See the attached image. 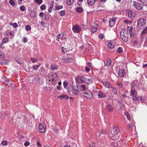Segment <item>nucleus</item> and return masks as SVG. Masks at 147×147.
I'll return each mask as SVG.
<instances>
[{
    "label": "nucleus",
    "mask_w": 147,
    "mask_h": 147,
    "mask_svg": "<svg viewBox=\"0 0 147 147\" xmlns=\"http://www.w3.org/2000/svg\"><path fill=\"white\" fill-rule=\"evenodd\" d=\"M126 30L122 29L120 32V36L124 41L127 42L129 39V33L126 31Z\"/></svg>",
    "instance_id": "nucleus-1"
},
{
    "label": "nucleus",
    "mask_w": 147,
    "mask_h": 147,
    "mask_svg": "<svg viewBox=\"0 0 147 147\" xmlns=\"http://www.w3.org/2000/svg\"><path fill=\"white\" fill-rule=\"evenodd\" d=\"M146 20L142 18H140L138 21L137 23L138 27V29H141L146 25Z\"/></svg>",
    "instance_id": "nucleus-2"
},
{
    "label": "nucleus",
    "mask_w": 147,
    "mask_h": 147,
    "mask_svg": "<svg viewBox=\"0 0 147 147\" xmlns=\"http://www.w3.org/2000/svg\"><path fill=\"white\" fill-rule=\"evenodd\" d=\"M130 96L133 97V100L134 101H139V99L137 98L138 93L135 89H132L130 92Z\"/></svg>",
    "instance_id": "nucleus-3"
},
{
    "label": "nucleus",
    "mask_w": 147,
    "mask_h": 147,
    "mask_svg": "<svg viewBox=\"0 0 147 147\" xmlns=\"http://www.w3.org/2000/svg\"><path fill=\"white\" fill-rule=\"evenodd\" d=\"M73 82L72 83V89L71 92L72 94L76 95L79 94V91L78 88V86H75L73 85Z\"/></svg>",
    "instance_id": "nucleus-4"
},
{
    "label": "nucleus",
    "mask_w": 147,
    "mask_h": 147,
    "mask_svg": "<svg viewBox=\"0 0 147 147\" xmlns=\"http://www.w3.org/2000/svg\"><path fill=\"white\" fill-rule=\"evenodd\" d=\"M83 94L84 96L87 98L90 99L92 98V93L89 90L86 91Z\"/></svg>",
    "instance_id": "nucleus-5"
},
{
    "label": "nucleus",
    "mask_w": 147,
    "mask_h": 147,
    "mask_svg": "<svg viewBox=\"0 0 147 147\" xmlns=\"http://www.w3.org/2000/svg\"><path fill=\"white\" fill-rule=\"evenodd\" d=\"M133 5L135 8L138 10H140L142 8V5L139 3L134 1Z\"/></svg>",
    "instance_id": "nucleus-6"
},
{
    "label": "nucleus",
    "mask_w": 147,
    "mask_h": 147,
    "mask_svg": "<svg viewBox=\"0 0 147 147\" xmlns=\"http://www.w3.org/2000/svg\"><path fill=\"white\" fill-rule=\"evenodd\" d=\"M76 80L77 82L80 83H82L86 82V78L84 76H80L77 78Z\"/></svg>",
    "instance_id": "nucleus-7"
},
{
    "label": "nucleus",
    "mask_w": 147,
    "mask_h": 147,
    "mask_svg": "<svg viewBox=\"0 0 147 147\" xmlns=\"http://www.w3.org/2000/svg\"><path fill=\"white\" fill-rule=\"evenodd\" d=\"M39 129L40 131L42 133H45L46 131V127L44 124H40L39 125Z\"/></svg>",
    "instance_id": "nucleus-8"
},
{
    "label": "nucleus",
    "mask_w": 147,
    "mask_h": 147,
    "mask_svg": "<svg viewBox=\"0 0 147 147\" xmlns=\"http://www.w3.org/2000/svg\"><path fill=\"white\" fill-rule=\"evenodd\" d=\"M72 30L74 32L79 33L81 29L79 26L75 25L73 27Z\"/></svg>",
    "instance_id": "nucleus-9"
},
{
    "label": "nucleus",
    "mask_w": 147,
    "mask_h": 147,
    "mask_svg": "<svg viewBox=\"0 0 147 147\" xmlns=\"http://www.w3.org/2000/svg\"><path fill=\"white\" fill-rule=\"evenodd\" d=\"M117 18L115 17L114 18H111L109 21V26L110 27H112L113 26Z\"/></svg>",
    "instance_id": "nucleus-10"
},
{
    "label": "nucleus",
    "mask_w": 147,
    "mask_h": 147,
    "mask_svg": "<svg viewBox=\"0 0 147 147\" xmlns=\"http://www.w3.org/2000/svg\"><path fill=\"white\" fill-rule=\"evenodd\" d=\"M113 133L112 134V131H111V134L112 135H116L119 133V129L116 126H115L113 128Z\"/></svg>",
    "instance_id": "nucleus-11"
},
{
    "label": "nucleus",
    "mask_w": 147,
    "mask_h": 147,
    "mask_svg": "<svg viewBox=\"0 0 147 147\" xmlns=\"http://www.w3.org/2000/svg\"><path fill=\"white\" fill-rule=\"evenodd\" d=\"M105 65L109 66L111 65L112 63V61L111 59H107L106 61H104Z\"/></svg>",
    "instance_id": "nucleus-12"
},
{
    "label": "nucleus",
    "mask_w": 147,
    "mask_h": 147,
    "mask_svg": "<svg viewBox=\"0 0 147 147\" xmlns=\"http://www.w3.org/2000/svg\"><path fill=\"white\" fill-rule=\"evenodd\" d=\"M127 14L129 17L131 18L135 16V13L132 11H128Z\"/></svg>",
    "instance_id": "nucleus-13"
},
{
    "label": "nucleus",
    "mask_w": 147,
    "mask_h": 147,
    "mask_svg": "<svg viewBox=\"0 0 147 147\" xmlns=\"http://www.w3.org/2000/svg\"><path fill=\"white\" fill-rule=\"evenodd\" d=\"M118 74L119 76L121 77L124 76L125 72L122 69L120 70L118 72Z\"/></svg>",
    "instance_id": "nucleus-14"
},
{
    "label": "nucleus",
    "mask_w": 147,
    "mask_h": 147,
    "mask_svg": "<svg viewBox=\"0 0 147 147\" xmlns=\"http://www.w3.org/2000/svg\"><path fill=\"white\" fill-rule=\"evenodd\" d=\"M98 96L99 98H104L106 96V95L101 91H100L98 93Z\"/></svg>",
    "instance_id": "nucleus-15"
},
{
    "label": "nucleus",
    "mask_w": 147,
    "mask_h": 147,
    "mask_svg": "<svg viewBox=\"0 0 147 147\" xmlns=\"http://www.w3.org/2000/svg\"><path fill=\"white\" fill-rule=\"evenodd\" d=\"M115 43L113 42L110 41L108 44V46L111 48H113L115 47Z\"/></svg>",
    "instance_id": "nucleus-16"
},
{
    "label": "nucleus",
    "mask_w": 147,
    "mask_h": 147,
    "mask_svg": "<svg viewBox=\"0 0 147 147\" xmlns=\"http://www.w3.org/2000/svg\"><path fill=\"white\" fill-rule=\"evenodd\" d=\"M106 109L109 112H112L113 110L112 106L109 104H107L106 105Z\"/></svg>",
    "instance_id": "nucleus-17"
},
{
    "label": "nucleus",
    "mask_w": 147,
    "mask_h": 147,
    "mask_svg": "<svg viewBox=\"0 0 147 147\" xmlns=\"http://www.w3.org/2000/svg\"><path fill=\"white\" fill-rule=\"evenodd\" d=\"M58 98H60V99H63V98H66L68 99L69 98V97L68 96H67V95L66 94H61L60 95L59 97H58Z\"/></svg>",
    "instance_id": "nucleus-18"
},
{
    "label": "nucleus",
    "mask_w": 147,
    "mask_h": 147,
    "mask_svg": "<svg viewBox=\"0 0 147 147\" xmlns=\"http://www.w3.org/2000/svg\"><path fill=\"white\" fill-rule=\"evenodd\" d=\"M40 79V77L38 75H36L34 77L33 81L36 82L39 81Z\"/></svg>",
    "instance_id": "nucleus-19"
},
{
    "label": "nucleus",
    "mask_w": 147,
    "mask_h": 147,
    "mask_svg": "<svg viewBox=\"0 0 147 147\" xmlns=\"http://www.w3.org/2000/svg\"><path fill=\"white\" fill-rule=\"evenodd\" d=\"M97 30V27H95L94 26H92L91 28V32L92 33H94Z\"/></svg>",
    "instance_id": "nucleus-20"
},
{
    "label": "nucleus",
    "mask_w": 147,
    "mask_h": 147,
    "mask_svg": "<svg viewBox=\"0 0 147 147\" xmlns=\"http://www.w3.org/2000/svg\"><path fill=\"white\" fill-rule=\"evenodd\" d=\"M96 0H88V3L89 5H92L94 4L96 2Z\"/></svg>",
    "instance_id": "nucleus-21"
},
{
    "label": "nucleus",
    "mask_w": 147,
    "mask_h": 147,
    "mask_svg": "<svg viewBox=\"0 0 147 147\" xmlns=\"http://www.w3.org/2000/svg\"><path fill=\"white\" fill-rule=\"evenodd\" d=\"M76 10L77 12L81 13L83 11V9L81 7H78L76 8Z\"/></svg>",
    "instance_id": "nucleus-22"
},
{
    "label": "nucleus",
    "mask_w": 147,
    "mask_h": 147,
    "mask_svg": "<svg viewBox=\"0 0 147 147\" xmlns=\"http://www.w3.org/2000/svg\"><path fill=\"white\" fill-rule=\"evenodd\" d=\"M138 1L141 2L143 5H147V0H138Z\"/></svg>",
    "instance_id": "nucleus-23"
},
{
    "label": "nucleus",
    "mask_w": 147,
    "mask_h": 147,
    "mask_svg": "<svg viewBox=\"0 0 147 147\" xmlns=\"http://www.w3.org/2000/svg\"><path fill=\"white\" fill-rule=\"evenodd\" d=\"M105 86L108 88H112V86L110 85L109 83L107 82H105Z\"/></svg>",
    "instance_id": "nucleus-24"
},
{
    "label": "nucleus",
    "mask_w": 147,
    "mask_h": 147,
    "mask_svg": "<svg viewBox=\"0 0 147 147\" xmlns=\"http://www.w3.org/2000/svg\"><path fill=\"white\" fill-rule=\"evenodd\" d=\"M147 33V26L143 30L141 33V35L142 36Z\"/></svg>",
    "instance_id": "nucleus-25"
},
{
    "label": "nucleus",
    "mask_w": 147,
    "mask_h": 147,
    "mask_svg": "<svg viewBox=\"0 0 147 147\" xmlns=\"http://www.w3.org/2000/svg\"><path fill=\"white\" fill-rule=\"evenodd\" d=\"M67 3L68 5H71L74 3L73 0H67Z\"/></svg>",
    "instance_id": "nucleus-26"
},
{
    "label": "nucleus",
    "mask_w": 147,
    "mask_h": 147,
    "mask_svg": "<svg viewBox=\"0 0 147 147\" xmlns=\"http://www.w3.org/2000/svg\"><path fill=\"white\" fill-rule=\"evenodd\" d=\"M127 30H126V31H127V32L128 33H130L131 32L133 31L134 30L133 28L132 27H128Z\"/></svg>",
    "instance_id": "nucleus-27"
},
{
    "label": "nucleus",
    "mask_w": 147,
    "mask_h": 147,
    "mask_svg": "<svg viewBox=\"0 0 147 147\" xmlns=\"http://www.w3.org/2000/svg\"><path fill=\"white\" fill-rule=\"evenodd\" d=\"M8 115H9L6 113H4L3 114V116L4 117V118L5 119H9V116H8Z\"/></svg>",
    "instance_id": "nucleus-28"
},
{
    "label": "nucleus",
    "mask_w": 147,
    "mask_h": 147,
    "mask_svg": "<svg viewBox=\"0 0 147 147\" xmlns=\"http://www.w3.org/2000/svg\"><path fill=\"white\" fill-rule=\"evenodd\" d=\"M51 69L54 70L55 69H58V67L56 65H51Z\"/></svg>",
    "instance_id": "nucleus-29"
},
{
    "label": "nucleus",
    "mask_w": 147,
    "mask_h": 147,
    "mask_svg": "<svg viewBox=\"0 0 147 147\" xmlns=\"http://www.w3.org/2000/svg\"><path fill=\"white\" fill-rule=\"evenodd\" d=\"M30 16L32 18L36 16V13L34 11H31L30 13Z\"/></svg>",
    "instance_id": "nucleus-30"
},
{
    "label": "nucleus",
    "mask_w": 147,
    "mask_h": 147,
    "mask_svg": "<svg viewBox=\"0 0 147 147\" xmlns=\"http://www.w3.org/2000/svg\"><path fill=\"white\" fill-rule=\"evenodd\" d=\"M63 8V6H58L57 5L55 7V11L59 10V9H62Z\"/></svg>",
    "instance_id": "nucleus-31"
},
{
    "label": "nucleus",
    "mask_w": 147,
    "mask_h": 147,
    "mask_svg": "<svg viewBox=\"0 0 147 147\" xmlns=\"http://www.w3.org/2000/svg\"><path fill=\"white\" fill-rule=\"evenodd\" d=\"M10 25L11 26H13L14 28H16L18 27V24L16 23H10Z\"/></svg>",
    "instance_id": "nucleus-32"
},
{
    "label": "nucleus",
    "mask_w": 147,
    "mask_h": 147,
    "mask_svg": "<svg viewBox=\"0 0 147 147\" xmlns=\"http://www.w3.org/2000/svg\"><path fill=\"white\" fill-rule=\"evenodd\" d=\"M117 51L118 53H121L123 52V49L121 47H119L117 50Z\"/></svg>",
    "instance_id": "nucleus-33"
},
{
    "label": "nucleus",
    "mask_w": 147,
    "mask_h": 147,
    "mask_svg": "<svg viewBox=\"0 0 147 147\" xmlns=\"http://www.w3.org/2000/svg\"><path fill=\"white\" fill-rule=\"evenodd\" d=\"M65 10H63L60 11V12L59 13V14L61 16H63L65 15Z\"/></svg>",
    "instance_id": "nucleus-34"
},
{
    "label": "nucleus",
    "mask_w": 147,
    "mask_h": 147,
    "mask_svg": "<svg viewBox=\"0 0 147 147\" xmlns=\"http://www.w3.org/2000/svg\"><path fill=\"white\" fill-rule=\"evenodd\" d=\"M112 88H113L112 91L113 93L114 94H117V92L116 88H113L112 87Z\"/></svg>",
    "instance_id": "nucleus-35"
},
{
    "label": "nucleus",
    "mask_w": 147,
    "mask_h": 147,
    "mask_svg": "<svg viewBox=\"0 0 147 147\" xmlns=\"http://www.w3.org/2000/svg\"><path fill=\"white\" fill-rule=\"evenodd\" d=\"M63 34L62 33L59 34L57 36V38L59 39L61 38L63 36Z\"/></svg>",
    "instance_id": "nucleus-36"
},
{
    "label": "nucleus",
    "mask_w": 147,
    "mask_h": 147,
    "mask_svg": "<svg viewBox=\"0 0 147 147\" xmlns=\"http://www.w3.org/2000/svg\"><path fill=\"white\" fill-rule=\"evenodd\" d=\"M35 1L37 3L40 4L42 2V0H35Z\"/></svg>",
    "instance_id": "nucleus-37"
},
{
    "label": "nucleus",
    "mask_w": 147,
    "mask_h": 147,
    "mask_svg": "<svg viewBox=\"0 0 147 147\" xmlns=\"http://www.w3.org/2000/svg\"><path fill=\"white\" fill-rule=\"evenodd\" d=\"M8 40V39L6 37L4 38L2 40V42L4 43H5L7 42Z\"/></svg>",
    "instance_id": "nucleus-38"
},
{
    "label": "nucleus",
    "mask_w": 147,
    "mask_h": 147,
    "mask_svg": "<svg viewBox=\"0 0 147 147\" xmlns=\"http://www.w3.org/2000/svg\"><path fill=\"white\" fill-rule=\"evenodd\" d=\"M26 30L27 31H29L31 29V27L30 26L28 25L26 26Z\"/></svg>",
    "instance_id": "nucleus-39"
},
{
    "label": "nucleus",
    "mask_w": 147,
    "mask_h": 147,
    "mask_svg": "<svg viewBox=\"0 0 147 147\" xmlns=\"http://www.w3.org/2000/svg\"><path fill=\"white\" fill-rule=\"evenodd\" d=\"M125 114L127 117V119H128V120H130V119H131V118L130 117L128 113L127 112L125 113Z\"/></svg>",
    "instance_id": "nucleus-40"
},
{
    "label": "nucleus",
    "mask_w": 147,
    "mask_h": 147,
    "mask_svg": "<svg viewBox=\"0 0 147 147\" xmlns=\"http://www.w3.org/2000/svg\"><path fill=\"white\" fill-rule=\"evenodd\" d=\"M60 59H61V60H62L63 61V62H67L68 60V59L65 58H60Z\"/></svg>",
    "instance_id": "nucleus-41"
},
{
    "label": "nucleus",
    "mask_w": 147,
    "mask_h": 147,
    "mask_svg": "<svg viewBox=\"0 0 147 147\" xmlns=\"http://www.w3.org/2000/svg\"><path fill=\"white\" fill-rule=\"evenodd\" d=\"M130 35V37L133 38L135 36V35L133 32V31L131 32L130 33H129Z\"/></svg>",
    "instance_id": "nucleus-42"
},
{
    "label": "nucleus",
    "mask_w": 147,
    "mask_h": 147,
    "mask_svg": "<svg viewBox=\"0 0 147 147\" xmlns=\"http://www.w3.org/2000/svg\"><path fill=\"white\" fill-rule=\"evenodd\" d=\"M9 3L12 6H13L15 5V3L13 0H10L9 1Z\"/></svg>",
    "instance_id": "nucleus-43"
},
{
    "label": "nucleus",
    "mask_w": 147,
    "mask_h": 147,
    "mask_svg": "<svg viewBox=\"0 0 147 147\" xmlns=\"http://www.w3.org/2000/svg\"><path fill=\"white\" fill-rule=\"evenodd\" d=\"M40 65H38L36 66H34L33 67V69L34 70H37L38 67L40 66Z\"/></svg>",
    "instance_id": "nucleus-44"
},
{
    "label": "nucleus",
    "mask_w": 147,
    "mask_h": 147,
    "mask_svg": "<svg viewBox=\"0 0 147 147\" xmlns=\"http://www.w3.org/2000/svg\"><path fill=\"white\" fill-rule=\"evenodd\" d=\"M31 60L32 62L34 63L36 62L38 59H35L34 58H32L31 59Z\"/></svg>",
    "instance_id": "nucleus-45"
},
{
    "label": "nucleus",
    "mask_w": 147,
    "mask_h": 147,
    "mask_svg": "<svg viewBox=\"0 0 147 147\" xmlns=\"http://www.w3.org/2000/svg\"><path fill=\"white\" fill-rule=\"evenodd\" d=\"M20 9L22 11H25V8L24 6H22L20 7Z\"/></svg>",
    "instance_id": "nucleus-46"
},
{
    "label": "nucleus",
    "mask_w": 147,
    "mask_h": 147,
    "mask_svg": "<svg viewBox=\"0 0 147 147\" xmlns=\"http://www.w3.org/2000/svg\"><path fill=\"white\" fill-rule=\"evenodd\" d=\"M7 141L6 140H4L1 142V144L5 146L7 144Z\"/></svg>",
    "instance_id": "nucleus-47"
},
{
    "label": "nucleus",
    "mask_w": 147,
    "mask_h": 147,
    "mask_svg": "<svg viewBox=\"0 0 147 147\" xmlns=\"http://www.w3.org/2000/svg\"><path fill=\"white\" fill-rule=\"evenodd\" d=\"M63 85L64 86V88H66L67 86L68 85L67 82L65 81H64L63 83Z\"/></svg>",
    "instance_id": "nucleus-48"
},
{
    "label": "nucleus",
    "mask_w": 147,
    "mask_h": 147,
    "mask_svg": "<svg viewBox=\"0 0 147 147\" xmlns=\"http://www.w3.org/2000/svg\"><path fill=\"white\" fill-rule=\"evenodd\" d=\"M28 41V39L26 37H24L23 39V42L24 43L27 42Z\"/></svg>",
    "instance_id": "nucleus-49"
},
{
    "label": "nucleus",
    "mask_w": 147,
    "mask_h": 147,
    "mask_svg": "<svg viewBox=\"0 0 147 147\" xmlns=\"http://www.w3.org/2000/svg\"><path fill=\"white\" fill-rule=\"evenodd\" d=\"M61 50L63 52H65L66 51H67V50L66 48H64L63 47H62L61 48Z\"/></svg>",
    "instance_id": "nucleus-50"
},
{
    "label": "nucleus",
    "mask_w": 147,
    "mask_h": 147,
    "mask_svg": "<svg viewBox=\"0 0 147 147\" xmlns=\"http://www.w3.org/2000/svg\"><path fill=\"white\" fill-rule=\"evenodd\" d=\"M40 9L42 10H44L45 8V6L44 5H42L40 6Z\"/></svg>",
    "instance_id": "nucleus-51"
},
{
    "label": "nucleus",
    "mask_w": 147,
    "mask_h": 147,
    "mask_svg": "<svg viewBox=\"0 0 147 147\" xmlns=\"http://www.w3.org/2000/svg\"><path fill=\"white\" fill-rule=\"evenodd\" d=\"M53 77L54 78H57V75L55 73H53L52 75Z\"/></svg>",
    "instance_id": "nucleus-52"
},
{
    "label": "nucleus",
    "mask_w": 147,
    "mask_h": 147,
    "mask_svg": "<svg viewBox=\"0 0 147 147\" xmlns=\"http://www.w3.org/2000/svg\"><path fill=\"white\" fill-rule=\"evenodd\" d=\"M30 144V143L29 142H25L24 143V145L25 146H28Z\"/></svg>",
    "instance_id": "nucleus-53"
},
{
    "label": "nucleus",
    "mask_w": 147,
    "mask_h": 147,
    "mask_svg": "<svg viewBox=\"0 0 147 147\" xmlns=\"http://www.w3.org/2000/svg\"><path fill=\"white\" fill-rule=\"evenodd\" d=\"M5 56V55L3 53H0V57L3 58V57H4Z\"/></svg>",
    "instance_id": "nucleus-54"
},
{
    "label": "nucleus",
    "mask_w": 147,
    "mask_h": 147,
    "mask_svg": "<svg viewBox=\"0 0 147 147\" xmlns=\"http://www.w3.org/2000/svg\"><path fill=\"white\" fill-rule=\"evenodd\" d=\"M137 98L139 99V101L140 100L141 102H143L142 99H143L142 98V96L138 97L137 96Z\"/></svg>",
    "instance_id": "nucleus-55"
},
{
    "label": "nucleus",
    "mask_w": 147,
    "mask_h": 147,
    "mask_svg": "<svg viewBox=\"0 0 147 147\" xmlns=\"http://www.w3.org/2000/svg\"><path fill=\"white\" fill-rule=\"evenodd\" d=\"M37 144L38 145V147H41V145L39 142L37 141Z\"/></svg>",
    "instance_id": "nucleus-56"
},
{
    "label": "nucleus",
    "mask_w": 147,
    "mask_h": 147,
    "mask_svg": "<svg viewBox=\"0 0 147 147\" xmlns=\"http://www.w3.org/2000/svg\"><path fill=\"white\" fill-rule=\"evenodd\" d=\"M85 70L87 71V72H89L90 71V68L88 67H86V68H85Z\"/></svg>",
    "instance_id": "nucleus-57"
},
{
    "label": "nucleus",
    "mask_w": 147,
    "mask_h": 147,
    "mask_svg": "<svg viewBox=\"0 0 147 147\" xmlns=\"http://www.w3.org/2000/svg\"><path fill=\"white\" fill-rule=\"evenodd\" d=\"M4 80L5 81L7 82H8H8L9 81V79H8L6 78H4Z\"/></svg>",
    "instance_id": "nucleus-58"
},
{
    "label": "nucleus",
    "mask_w": 147,
    "mask_h": 147,
    "mask_svg": "<svg viewBox=\"0 0 147 147\" xmlns=\"http://www.w3.org/2000/svg\"><path fill=\"white\" fill-rule=\"evenodd\" d=\"M99 37L100 38L102 39L103 38V36L102 34H100L99 35Z\"/></svg>",
    "instance_id": "nucleus-59"
},
{
    "label": "nucleus",
    "mask_w": 147,
    "mask_h": 147,
    "mask_svg": "<svg viewBox=\"0 0 147 147\" xmlns=\"http://www.w3.org/2000/svg\"><path fill=\"white\" fill-rule=\"evenodd\" d=\"M39 16L40 17H43L44 15V13L42 12H41L39 13Z\"/></svg>",
    "instance_id": "nucleus-60"
},
{
    "label": "nucleus",
    "mask_w": 147,
    "mask_h": 147,
    "mask_svg": "<svg viewBox=\"0 0 147 147\" xmlns=\"http://www.w3.org/2000/svg\"><path fill=\"white\" fill-rule=\"evenodd\" d=\"M137 42L136 41H135L133 42V45L134 46H136L137 45Z\"/></svg>",
    "instance_id": "nucleus-61"
},
{
    "label": "nucleus",
    "mask_w": 147,
    "mask_h": 147,
    "mask_svg": "<svg viewBox=\"0 0 147 147\" xmlns=\"http://www.w3.org/2000/svg\"><path fill=\"white\" fill-rule=\"evenodd\" d=\"M111 138L112 140H115L116 139L115 137L113 136H111Z\"/></svg>",
    "instance_id": "nucleus-62"
},
{
    "label": "nucleus",
    "mask_w": 147,
    "mask_h": 147,
    "mask_svg": "<svg viewBox=\"0 0 147 147\" xmlns=\"http://www.w3.org/2000/svg\"><path fill=\"white\" fill-rule=\"evenodd\" d=\"M118 86H119L120 88H122L123 85L121 83H118Z\"/></svg>",
    "instance_id": "nucleus-63"
},
{
    "label": "nucleus",
    "mask_w": 147,
    "mask_h": 147,
    "mask_svg": "<svg viewBox=\"0 0 147 147\" xmlns=\"http://www.w3.org/2000/svg\"><path fill=\"white\" fill-rule=\"evenodd\" d=\"M133 126L130 124H129L128 125V127L130 129H131Z\"/></svg>",
    "instance_id": "nucleus-64"
}]
</instances>
